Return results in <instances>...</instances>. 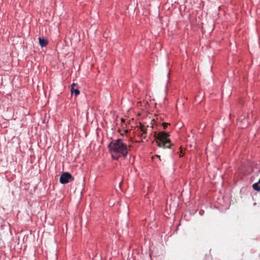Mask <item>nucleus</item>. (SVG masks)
I'll list each match as a JSON object with an SVG mask.
<instances>
[{
	"mask_svg": "<svg viewBox=\"0 0 260 260\" xmlns=\"http://www.w3.org/2000/svg\"><path fill=\"white\" fill-rule=\"evenodd\" d=\"M260 184L258 182L255 183L253 184V188L254 190L260 191Z\"/></svg>",
	"mask_w": 260,
	"mask_h": 260,
	"instance_id": "obj_7",
	"label": "nucleus"
},
{
	"mask_svg": "<svg viewBox=\"0 0 260 260\" xmlns=\"http://www.w3.org/2000/svg\"><path fill=\"white\" fill-rule=\"evenodd\" d=\"M145 134H143V133H142V134L141 135V137H142V138H143V139H145V138H146V136H144V135H145Z\"/></svg>",
	"mask_w": 260,
	"mask_h": 260,
	"instance_id": "obj_10",
	"label": "nucleus"
},
{
	"mask_svg": "<svg viewBox=\"0 0 260 260\" xmlns=\"http://www.w3.org/2000/svg\"><path fill=\"white\" fill-rule=\"evenodd\" d=\"M250 114H246V115H242L239 117L237 122V124L241 128H244L247 127L248 121V118H249Z\"/></svg>",
	"mask_w": 260,
	"mask_h": 260,
	"instance_id": "obj_3",
	"label": "nucleus"
},
{
	"mask_svg": "<svg viewBox=\"0 0 260 260\" xmlns=\"http://www.w3.org/2000/svg\"><path fill=\"white\" fill-rule=\"evenodd\" d=\"M140 128L141 131L143 132V133L146 134L147 133V127L145 125L142 124L141 123H140Z\"/></svg>",
	"mask_w": 260,
	"mask_h": 260,
	"instance_id": "obj_8",
	"label": "nucleus"
},
{
	"mask_svg": "<svg viewBox=\"0 0 260 260\" xmlns=\"http://www.w3.org/2000/svg\"><path fill=\"white\" fill-rule=\"evenodd\" d=\"M258 182L259 183V184H260V179H259V181Z\"/></svg>",
	"mask_w": 260,
	"mask_h": 260,
	"instance_id": "obj_13",
	"label": "nucleus"
},
{
	"mask_svg": "<svg viewBox=\"0 0 260 260\" xmlns=\"http://www.w3.org/2000/svg\"><path fill=\"white\" fill-rule=\"evenodd\" d=\"M127 130L124 131V133H127Z\"/></svg>",
	"mask_w": 260,
	"mask_h": 260,
	"instance_id": "obj_12",
	"label": "nucleus"
},
{
	"mask_svg": "<svg viewBox=\"0 0 260 260\" xmlns=\"http://www.w3.org/2000/svg\"><path fill=\"white\" fill-rule=\"evenodd\" d=\"M129 147L121 139L112 140L108 146L112 158L116 160L121 156L125 158L130 151Z\"/></svg>",
	"mask_w": 260,
	"mask_h": 260,
	"instance_id": "obj_1",
	"label": "nucleus"
},
{
	"mask_svg": "<svg viewBox=\"0 0 260 260\" xmlns=\"http://www.w3.org/2000/svg\"><path fill=\"white\" fill-rule=\"evenodd\" d=\"M169 136V133L165 132H160L158 133L155 132L154 134L156 145L159 147L164 149L170 148L172 145L171 140L168 138Z\"/></svg>",
	"mask_w": 260,
	"mask_h": 260,
	"instance_id": "obj_2",
	"label": "nucleus"
},
{
	"mask_svg": "<svg viewBox=\"0 0 260 260\" xmlns=\"http://www.w3.org/2000/svg\"><path fill=\"white\" fill-rule=\"evenodd\" d=\"M76 86V84L75 83L72 84L71 92L72 94L75 93V95L77 96L79 94L80 91L77 88H75Z\"/></svg>",
	"mask_w": 260,
	"mask_h": 260,
	"instance_id": "obj_5",
	"label": "nucleus"
},
{
	"mask_svg": "<svg viewBox=\"0 0 260 260\" xmlns=\"http://www.w3.org/2000/svg\"><path fill=\"white\" fill-rule=\"evenodd\" d=\"M156 156L158 158H160V156L159 155H156Z\"/></svg>",
	"mask_w": 260,
	"mask_h": 260,
	"instance_id": "obj_11",
	"label": "nucleus"
},
{
	"mask_svg": "<svg viewBox=\"0 0 260 260\" xmlns=\"http://www.w3.org/2000/svg\"><path fill=\"white\" fill-rule=\"evenodd\" d=\"M74 180V178L72 175L68 172L63 173L60 177L59 181L61 184H67L70 181Z\"/></svg>",
	"mask_w": 260,
	"mask_h": 260,
	"instance_id": "obj_4",
	"label": "nucleus"
},
{
	"mask_svg": "<svg viewBox=\"0 0 260 260\" xmlns=\"http://www.w3.org/2000/svg\"><path fill=\"white\" fill-rule=\"evenodd\" d=\"M170 124L168 123H166V122H164L162 123V125L164 127V129H166V128L168 127V126Z\"/></svg>",
	"mask_w": 260,
	"mask_h": 260,
	"instance_id": "obj_9",
	"label": "nucleus"
},
{
	"mask_svg": "<svg viewBox=\"0 0 260 260\" xmlns=\"http://www.w3.org/2000/svg\"><path fill=\"white\" fill-rule=\"evenodd\" d=\"M39 44L42 47L46 46L48 43V41L43 38H39Z\"/></svg>",
	"mask_w": 260,
	"mask_h": 260,
	"instance_id": "obj_6",
	"label": "nucleus"
}]
</instances>
